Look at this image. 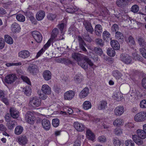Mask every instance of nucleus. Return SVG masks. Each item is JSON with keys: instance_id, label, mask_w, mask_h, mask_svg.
<instances>
[{"instance_id": "nucleus-1", "label": "nucleus", "mask_w": 146, "mask_h": 146, "mask_svg": "<svg viewBox=\"0 0 146 146\" xmlns=\"http://www.w3.org/2000/svg\"><path fill=\"white\" fill-rule=\"evenodd\" d=\"M84 56L83 54L77 52L73 53L72 54V57L75 60L78 62V64L82 68L86 69L88 68L87 63L82 62V60L84 59Z\"/></svg>"}, {"instance_id": "nucleus-2", "label": "nucleus", "mask_w": 146, "mask_h": 146, "mask_svg": "<svg viewBox=\"0 0 146 146\" xmlns=\"http://www.w3.org/2000/svg\"><path fill=\"white\" fill-rule=\"evenodd\" d=\"M41 101L39 98L35 97L30 98L29 103L31 108H35L39 107L41 105Z\"/></svg>"}, {"instance_id": "nucleus-3", "label": "nucleus", "mask_w": 146, "mask_h": 146, "mask_svg": "<svg viewBox=\"0 0 146 146\" xmlns=\"http://www.w3.org/2000/svg\"><path fill=\"white\" fill-rule=\"evenodd\" d=\"M146 119V113L141 111L136 114L134 117V120L137 122H142Z\"/></svg>"}, {"instance_id": "nucleus-4", "label": "nucleus", "mask_w": 146, "mask_h": 146, "mask_svg": "<svg viewBox=\"0 0 146 146\" xmlns=\"http://www.w3.org/2000/svg\"><path fill=\"white\" fill-rule=\"evenodd\" d=\"M120 59V60L127 64H130L132 62L131 57L127 54H122L121 55Z\"/></svg>"}, {"instance_id": "nucleus-5", "label": "nucleus", "mask_w": 146, "mask_h": 146, "mask_svg": "<svg viewBox=\"0 0 146 146\" xmlns=\"http://www.w3.org/2000/svg\"><path fill=\"white\" fill-rule=\"evenodd\" d=\"M32 35L35 40L38 43L41 42L42 40V36L41 33L37 31H34L32 32Z\"/></svg>"}, {"instance_id": "nucleus-6", "label": "nucleus", "mask_w": 146, "mask_h": 146, "mask_svg": "<svg viewBox=\"0 0 146 146\" xmlns=\"http://www.w3.org/2000/svg\"><path fill=\"white\" fill-rule=\"evenodd\" d=\"M132 0H117L116 5L119 7H124L128 5Z\"/></svg>"}, {"instance_id": "nucleus-7", "label": "nucleus", "mask_w": 146, "mask_h": 146, "mask_svg": "<svg viewBox=\"0 0 146 146\" xmlns=\"http://www.w3.org/2000/svg\"><path fill=\"white\" fill-rule=\"evenodd\" d=\"M25 120L26 121L30 124H33L34 121V117L33 113L31 111H28L25 115Z\"/></svg>"}, {"instance_id": "nucleus-8", "label": "nucleus", "mask_w": 146, "mask_h": 146, "mask_svg": "<svg viewBox=\"0 0 146 146\" xmlns=\"http://www.w3.org/2000/svg\"><path fill=\"white\" fill-rule=\"evenodd\" d=\"M17 77L15 74H9L5 77V81L8 84H11L17 79Z\"/></svg>"}, {"instance_id": "nucleus-9", "label": "nucleus", "mask_w": 146, "mask_h": 146, "mask_svg": "<svg viewBox=\"0 0 146 146\" xmlns=\"http://www.w3.org/2000/svg\"><path fill=\"white\" fill-rule=\"evenodd\" d=\"M75 92L72 90H70L66 92L64 94V98L65 100H70L74 97Z\"/></svg>"}, {"instance_id": "nucleus-10", "label": "nucleus", "mask_w": 146, "mask_h": 146, "mask_svg": "<svg viewBox=\"0 0 146 146\" xmlns=\"http://www.w3.org/2000/svg\"><path fill=\"white\" fill-rule=\"evenodd\" d=\"M42 125L43 129L46 131L49 130L51 127V123L47 119H44L42 121Z\"/></svg>"}, {"instance_id": "nucleus-11", "label": "nucleus", "mask_w": 146, "mask_h": 146, "mask_svg": "<svg viewBox=\"0 0 146 146\" xmlns=\"http://www.w3.org/2000/svg\"><path fill=\"white\" fill-rule=\"evenodd\" d=\"M83 25L87 31L90 33L91 34H92L94 31V29L92 27L90 23L89 22L85 21L83 23Z\"/></svg>"}, {"instance_id": "nucleus-12", "label": "nucleus", "mask_w": 146, "mask_h": 146, "mask_svg": "<svg viewBox=\"0 0 146 146\" xmlns=\"http://www.w3.org/2000/svg\"><path fill=\"white\" fill-rule=\"evenodd\" d=\"M74 127L78 131L82 132L85 129V126L83 124L78 122H75L74 123Z\"/></svg>"}, {"instance_id": "nucleus-13", "label": "nucleus", "mask_w": 146, "mask_h": 146, "mask_svg": "<svg viewBox=\"0 0 146 146\" xmlns=\"http://www.w3.org/2000/svg\"><path fill=\"white\" fill-rule=\"evenodd\" d=\"M42 90L44 94L49 95L51 93V90L50 87L47 84L43 85L42 87Z\"/></svg>"}, {"instance_id": "nucleus-14", "label": "nucleus", "mask_w": 146, "mask_h": 146, "mask_svg": "<svg viewBox=\"0 0 146 146\" xmlns=\"http://www.w3.org/2000/svg\"><path fill=\"white\" fill-rule=\"evenodd\" d=\"M78 39L79 42V47L80 49L84 52H86L87 50L85 48V46H86V45L82 37L79 36Z\"/></svg>"}, {"instance_id": "nucleus-15", "label": "nucleus", "mask_w": 146, "mask_h": 146, "mask_svg": "<svg viewBox=\"0 0 146 146\" xmlns=\"http://www.w3.org/2000/svg\"><path fill=\"white\" fill-rule=\"evenodd\" d=\"M28 70L30 73L34 75L38 72L37 66L35 65H30L28 68Z\"/></svg>"}, {"instance_id": "nucleus-16", "label": "nucleus", "mask_w": 146, "mask_h": 146, "mask_svg": "<svg viewBox=\"0 0 146 146\" xmlns=\"http://www.w3.org/2000/svg\"><path fill=\"white\" fill-rule=\"evenodd\" d=\"M30 55V52L27 50H22L18 53V56L20 58L25 59L28 57Z\"/></svg>"}, {"instance_id": "nucleus-17", "label": "nucleus", "mask_w": 146, "mask_h": 146, "mask_svg": "<svg viewBox=\"0 0 146 146\" xmlns=\"http://www.w3.org/2000/svg\"><path fill=\"white\" fill-rule=\"evenodd\" d=\"M89 93V90L88 88L85 87L80 92L79 96L81 98H83L86 97Z\"/></svg>"}, {"instance_id": "nucleus-18", "label": "nucleus", "mask_w": 146, "mask_h": 146, "mask_svg": "<svg viewBox=\"0 0 146 146\" xmlns=\"http://www.w3.org/2000/svg\"><path fill=\"white\" fill-rule=\"evenodd\" d=\"M124 107L123 106H119L116 107L114 110V113L115 115L119 116L124 112Z\"/></svg>"}, {"instance_id": "nucleus-19", "label": "nucleus", "mask_w": 146, "mask_h": 146, "mask_svg": "<svg viewBox=\"0 0 146 146\" xmlns=\"http://www.w3.org/2000/svg\"><path fill=\"white\" fill-rule=\"evenodd\" d=\"M94 30L96 35L98 36L101 35L103 31L102 28L100 24H98L95 26Z\"/></svg>"}, {"instance_id": "nucleus-20", "label": "nucleus", "mask_w": 146, "mask_h": 146, "mask_svg": "<svg viewBox=\"0 0 146 146\" xmlns=\"http://www.w3.org/2000/svg\"><path fill=\"white\" fill-rule=\"evenodd\" d=\"M11 29L13 32L16 33L20 30L21 28L18 24L14 23L12 25Z\"/></svg>"}, {"instance_id": "nucleus-21", "label": "nucleus", "mask_w": 146, "mask_h": 146, "mask_svg": "<svg viewBox=\"0 0 146 146\" xmlns=\"http://www.w3.org/2000/svg\"><path fill=\"white\" fill-rule=\"evenodd\" d=\"M45 16V12L43 11L38 12L36 15V19L38 21L42 20Z\"/></svg>"}, {"instance_id": "nucleus-22", "label": "nucleus", "mask_w": 146, "mask_h": 146, "mask_svg": "<svg viewBox=\"0 0 146 146\" xmlns=\"http://www.w3.org/2000/svg\"><path fill=\"white\" fill-rule=\"evenodd\" d=\"M44 79L46 80H48L51 78V72L48 70L44 71L43 74Z\"/></svg>"}, {"instance_id": "nucleus-23", "label": "nucleus", "mask_w": 146, "mask_h": 146, "mask_svg": "<svg viewBox=\"0 0 146 146\" xmlns=\"http://www.w3.org/2000/svg\"><path fill=\"white\" fill-rule=\"evenodd\" d=\"M110 44L113 49L117 50L119 48V44L117 40H111Z\"/></svg>"}, {"instance_id": "nucleus-24", "label": "nucleus", "mask_w": 146, "mask_h": 146, "mask_svg": "<svg viewBox=\"0 0 146 146\" xmlns=\"http://www.w3.org/2000/svg\"><path fill=\"white\" fill-rule=\"evenodd\" d=\"M135 94L134 93H132L131 94H129L127 95V99L132 103L134 102L137 100V96L135 95Z\"/></svg>"}, {"instance_id": "nucleus-25", "label": "nucleus", "mask_w": 146, "mask_h": 146, "mask_svg": "<svg viewBox=\"0 0 146 146\" xmlns=\"http://www.w3.org/2000/svg\"><path fill=\"white\" fill-rule=\"evenodd\" d=\"M31 90L29 86H26L23 88V92L27 96H29L31 93Z\"/></svg>"}, {"instance_id": "nucleus-26", "label": "nucleus", "mask_w": 146, "mask_h": 146, "mask_svg": "<svg viewBox=\"0 0 146 146\" xmlns=\"http://www.w3.org/2000/svg\"><path fill=\"white\" fill-rule=\"evenodd\" d=\"M115 36L116 39L121 42L124 41V38L123 34L120 32L115 33Z\"/></svg>"}, {"instance_id": "nucleus-27", "label": "nucleus", "mask_w": 146, "mask_h": 146, "mask_svg": "<svg viewBox=\"0 0 146 146\" xmlns=\"http://www.w3.org/2000/svg\"><path fill=\"white\" fill-rule=\"evenodd\" d=\"M83 108L85 110H88L92 107L91 103L89 101H85L83 103Z\"/></svg>"}, {"instance_id": "nucleus-28", "label": "nucleus", "mask_w": 146, "mask_h": 146, "mask_svg": "<svg viewBox=\"0 0 146 146\" xmlns=\"http://www.w3.org/2000/svg\"><path fill=\"white\" fill-rule=\"evenodd\" d=\"M145 137H133L134 141L138 145H142L143 143V139H145Z\"/></svg>"}, {"instance_id": "nucleus-29", "label": "nucleus", "mask_w": 146, "mask_h": 146, "mask_svg": "<svg viewBox=\"0 0 146 146\" xmlns=\"http://www.w3.org/2000/svg\"><path fill=\"white\" fill-rule=\"evenodd\" d=\"M138 42L140 46L142 48H145L146 42L144 39L142 37H139L138 39Z\"/></svg>"}, {"instance_id": "nucleus-30", "label": "nucleus", "mask_w": 146, "mask_h": 146, "mask_svg": "<svg viewBox=\"0 0 146 146\" xmlns=\"http://www.w3.org/2000/svg\"><path fill=\"white\" fill-rule=\"evenodd\" d=\"M11 116L14 118H16L19 116V112L18 111L14 110L13 108H11L10 110Z\"/></svg>"}, {"instance_id": "nucleus-31", "label": "nucleus", "mask_w": 146, "mask_h": 146, "mask_svg": "<svg viewBox=\"0 0 146 146\" xmlns=\"http://www.w3.org/2000/svg\"><path fill=\"white\" fill-rule=\"evenodd\" d=\"M135 135L137 137H145L146 134L144 131L141 129H138L136 131V134Z\"/></svg>"}, {"instance_id": "nucleus-32", "label": "nucleus", "mask_w": 146, "mask_h": 146, "mask_svg": "<svg viewBox=\"0 0 146 146\" xmlns=\"http://www.w3.org/2000/svg\"><path fill=\"white\" fill-rule=\"evenodd\" d=\"M113 75L117 80L121 78L122 74L118 71L115 70L113 71L112 73Z\"/></svg>"}, {"instance_id": "nucleus-33", "label": "nucleus", "mask_w": 146, "mask_h": 146, "mask_svg": "<svg viewBox=\"0 0 146 146\" xmlns=\"http://www.w3.org/2000/svg\"><path fill=\"white\" fill-rule=\"evenodd\" d=\"M23 130V127L21 126H17L15 130V133L17 135H19L21 133Z\"/></svg>"}, {"instance_id": "nucleus-34", "label": "nucleus", "mask_w": 146, "mask_h": 146, "mask_svg": "<svg viewBox=\"0 0 146 146\" xmlns=\"http://www.w3.org/2000/svg\"><path fill=\"white\" fill-rule=\"evenodd\" d=\"M16 123L15 120L11 121L7 123V126L9 129H12L15 127Z\"/></svg>"}, {"instance_id": "nucleus-35", "label": "nucleus", "mask_w": 146, "mask_h": 146, "mask_svg": "<svg viewBox=\"0 0 146 146\" xmlns=\"http://www.w3.org/2000/svg\"><path fill=\"white\" fill-rule=\"evenodd\" d=\"M4 38L5 41L9 44H12L13 43V39L9 35H5V36Z\"/></svg>"}, {"instance_id": "nucleus-36", "label": "nucleus", "mask_w": 146, "mask_h": 146, "mask_svg": "<svg viewBox=\"0 0 146 146\" xmlns=\"http://www.w3.org/2000/svg\"><path fill=\"white\" fill-rule=\"evenodd\" d=\"M58 33L59 31L58 29L56 28L54 29L52 32L51 36V37L50 39L53 40L57 36Z\"/></svg>"}, {"instance_id": "nucleus-37", "label": "nucleus", "mask_w": 146, "mask_h": 146, "mask_svg": "<svg viewBox=\"0 0 146 146\" xmlns=\"http://www.w3.org/2000/svg\"><path fill=\"white\" fill-rule=\"evenodd\" d=\"M110 33L106 31H104L102 34V37L104 40H107L110 38Z\"/></svg>"}, {"instance_id": "nucleus-38", "label": "nucleus", "mask_w": 146, "mask_h": 146, "mask_svg": "<svg viewBox=\"0 0 146 146\" xmlns=\"http://www.w3.org/2000/svg\"><path fill=\"white\" fill-rule=\"evenodd\" d=\"M107 103L106 101H102L100 102V104L98 107L99 110H101L105 108L107 106Z\"/></svg>"}, {"instance_id": "nucleus-39", "label": "nucleus", "mask_w": 146, "mask_h": 146, "mask_svg": "<svg viewBox=\"0 0 146 146\" xmlns=\"http://www.w3.org/2000/svg\"><path fill=\"white\" fill-rule=\"evenodd\" d=\"M123 121L120 118H118L115 120L113 122V124L115 126H118L120 125H123Z\"/></svg>"}, {"instance_id": "nucleus-40", "label": "nucleus", "mask_w": 146, "mask_h": 146, "mask_svg": "<svg viewBox=\"0 0 146 146\" xmlns=\"http://www.w3.org/2000/svg\"><path fill=\"white\" fill-rule=\"evenodd\" d=\"M114 49L111 48H108L107 50V53L110 56H113L115 55V52Z\"/></svg>"}, {"instance_id": "nucleus-41", "label": "nucleus", "mask_w": 146, "mask_h": 146, "mask_svg": "<svg viewBox=\"0 0 146 146\" xmlns=\"http://www.w3.org/2000/svg\"><path fill=\"white\" fill-rule=\"evenodd\" d=\"M18 140L20 144L25 145L27 143V139L26 137H19Z\"/></svg>"}, {"instance_id": "nucleus-42", "label": "nucleus", "mask_w": 146, "mask_h": 146, "mask_svg": "<svg viewBox=\"0 0 146 146\" xmlns=\"http://www.w3.org/2000/svg\"><path fill=\"white\" fill-rule=\"evenodd\" d=\"M122 95V94L119 92L115 94L114 96L115 100L118 101H120L121 100Z\"/></svg>"}, {"instance_id": "nucleus-43", "label": "nucleus", "mask_w": 146, "mask_h": 146, "mask_svg": "<svg viewBox=\"0 0 146 146\" xmlns=\"http://www.w3.org/2000/svg\"><path fill=\"white\" fill-rule=\"evenodd\" d=\"M126 41L130 45H134L135 44L134 38L131 36H129Z\"/></svg>"}, {"instance_id": "nucleus-44", "label": "nucleus", "mask_w": 146, "mask_h": 146, "mask_svg": "<svg viewBox=\"0 0 146 146\" xmlns=\"http://www.w3.org/2000/svg\"><path fill=\"white\" fill-rule=\"evenodd\" d=\"M16 19L17 20L20 22H24L25 21V16L22 14H19L16 16Z\"/></svg>"}, {"instance_id": "nucleus-45", "label": "nucleus", "mask_w": 146, "mask_h": 146, "mask_svg": "<svg viewBox=\"0 0 146 146\" xmlns=\"http://www.w3.org/2000/svg\"><path fill=\"white\" fill-rule=\"evenodd\" d=\"M60 122L58 118L53 119L52 121V125L54 127H57L59 125Z\"/></svg>"}, {"instance_id": "nucleus-46", "label": "nucleus", "mask_w": 146, "mask_h": 146, "mask_svg": "<svg viewBox=\"0 0 146 146\" xmlns=\"http://www.w3.org/2000/svg\"><path fill=\"white\" fill-rule=\"evenodd\" d=\"M84 60L87 63V65L88 64L90 66H92L94 64L89 58L86 56H84Z\"/></svg>"}, {"instance_id": "nucleus-47", "label": "nucleus", "mask_w": 146, "mask_h": 146, "mask_svg": "<svg viewBox=\"0 0 146 146\" xmlns=\"http://www.w3.org/2000/svg\"><path fill=\"white\" fill-rule=\"evenodd\" d=\"M132 55L133 59L135 60H142V58L136 52L132 54Z\"/></svg>"}, {"instance_id": "nucleus-48", "label": "nucleus", "mask_w": 146, "mask_h": 146, "mask_svg": "<svg viewBox=\"0 0 146 146\" xmlns=\"http://www.w3.org/2000/svg\"><path fill=\"white\" fill-rule=\"evenodd\" d=\"M56 17V15L55 14L50 13L47 15V18L50 20L53 21L54 20Z\"/></svg>"}, {"instance_id": "nucleus-49", "label": "nucleus", "mask_w": 146, "mask_h": 146, "mask_svg": "<svg viewBox=\"0 0 146 146\" xmlns=\"http://www.w3.org/2000/svg\"><path fill=\"white\" fill-rule=\"evenodd\" d=\"M94 51L96 53L100 55H101L103 53L102 50L99 47H95Z\"/></svg>"}, {"instance_id": "nucleus-50", "label": "nucleus", "mask_w": 146, "mask_h": 146, "mask_svg": "<svg viewBox=\"0 0 146 146\" xmlns=\"http://www.w3.org/2000/svg\"><path fill=\"white\" fill-rule=\"evenodd\" d=\"M96 43L101 46H103L104 45V43L103 40L101 38H97L96 39Z\"/></svg>"}, {"instance_id": "nucleus-51", "label": "nucleus", "mask_w": 146, "mask_h": 146, "mask_svg": "<svg viewBox=\"0 0 146 146\" xmlns=\"http://www.w3.org/2000/svg\"><path fill=\"white\" fill-rule=\"evenodd\" d=\"M86 134L88 137H95L94 134L90 129H87L86 130Z\"/></svg>"}, {"instance_id": "nucleus-52", "label": "nucleus", "mask_w": 146, "mask_h": 146, "mask_svg": "<svg viewBox=\"0 0 146 146\" xmlns=\"http://www.w3.org/2000/svg\"><path fill=\"white\" fill-rule=\"evenodd\" d=\"M125 146H135L134 141L131 140H127L125 141Z\"/></svg>"}, {"instance_id": "nucleus-53", "label": "nucleus", "mask_w": 146, "mask_h": 146, "mask_svg": "<svg viewBox=\"0 0 146 146\" xmlns=\"http://www.w3.org/2000/svg\"><path fill=\"white\" fill-rule=\"evenodd\" d=\"M139 10L138 6L136 5H133L131 9V11L135 13L137 12Z\"/></svg>"}, {"instance_id": "nucleus-54", "label": "nucleus", "mask_w": 146, "mask_h": 146, "mask_svg": "<svg viewBox=\"0 0 146 146\" xmlns=\"http://www.w3.org/2000/svg\"><path fill=\"white\" fill-rule=\"evenodd\" d=\"M21 79L24 81L28 84L31 85V82L29 78L26 76H22L21 77Z\"/></svg>"}, {"instance_id": "nucleus-55", "label": "nucleus", "mask_w": 146, "mask_h": 146, "mask_svg": "<svg viewBox=\"0 0 146 146\" xmlns=\"http://www.w3.org/2000/svg\"><path fill=\"white\" fill-rule=\"evenodd\" d=\"M111 30L113 32H119V28L117 25L114 24L113 25L111 28Z\"/></svg>"}, {"instance_id": "nucleus-56", "label": "nucleus", "mask_w": 146, "mask_h": 146, "mask_svg": "<svg viewBox=\"0 0 146 146\" xmlns=\"http://www.w3.org/2000/svg\"><path fill=\"white\" fill-rule=\"evenodd\" d=\"M78 10L77 9L74 7H69L67 8L66 9V11L69 13H72L77 11Z\"/></svg>"}, {"instance_id": "nucleus-57", "label": "nucleus", "mask_w": 146, "mask_h": 146, "mask_svg": "<svg viewBox=\"0 0 146 146\" xmlns=\"http://www.w3.org/2000/svg\"><path fill=\"white\" fill-rule=\"evenodd\" d=\"M25 15L27 17L30 18L31 21L35 20L33 16V14L32 13L28 11H27Z\"/></svg>"}, {"instance_id": "nucleus-58", "label": "nucleus", "mask_w": 146, "mask_h": 146, "mask_svg": "<svg viewBox=\"0 0 146 146\" xmlns=\"http://www.w3.org/2000/svg\"><path fill=\"white\" fill-rule=\"evenodd\" d=\"M73 112V110L72 109L68 108L66 111H61V113L64 115H67V113H69V114H71Z\"/></svg>"}, {"instance_id": "nucleus-59", "label": "nucleus", "mask_w": 146, "mask_h": 146, "mask_svg": "<svg viewBox=\"0 0 146 146\" xmlns=\"http://www.w3.org/2000/svg\"><path fill=\"white\" fill-rule=\"evenodd\" d=\"M121 142L117 138L113 140V144L115 146H120L121 145Z\"/></svg>"}, {"instance_id": "nucleus-60", "label": "nucleus", "mask_w": 146, "mask_h": 146, "mask_svg": "<svg viewBox=\"0 0 146 146\" xmlns=\"http://www.w3.org/2000/svg\"><path fill=\"white\" fill-rule=\"evenodd\" d=\"M114 132L117 136H119L122 133V130L119 128H117L114 130Z\"/></svg>"}, {"instance_id": "nucleus-61", "label": "nucleus", "mask_w": 146, "mask_h": 146, "mask_svg": "<svg viewBox=\"0 0 146 146\" xmlns=\"http://www.w3.org/2000/svg\"><path fill=\"white\" fill-rule=\"evenodd\" d=\"M140 52L143 57L146 58V50L145 48H140Z\"/></svg>"}, {"instance_id": "nucleus-62", "label": "nucleus", "mask_w": 146, "mask_h": 146, "mask_svg": "<svg viewBox=\"0 0 146 146\" xmlns=\"http://www.w3.org/2000/svg\"><path fill=\"white\" fill-rule=\"evenodd\" d=\"M83 37L85 40L88 41L90 42L92 40L91 38L89 36V34L87 33H85Z\"/></svg>"}, {"instance_id": "nucleus-63", "label": "nucleus", "mask_w": 146, "mask_h": 146, "mask_svg": "<svg viewBox=\"0 0 146 146\" xmlns=\"http://www.w3.org/2000/svg\"><path fill=\"white\" fill-rule=\"evenodd\" d=\"M140 107L142 108H146V100H142L140 104Z\"/></svg>"}, {"instance_id": "nucleus-64", "label": "nucleus", "mask_w": 146, "mask_h": 146, "mask_svg": "<svg viewBox=\"0 0 146 146\" xmlns=\"http://www.w3.org/2000/svg\"><path fill=\"white\" fill-rule=\"evenodd\" d=\"M38 94L39 95V98L42 100H44L47 98L46 94H45L44 93L41 94L40 92H38Z\"/></svg>"}]
</instances>
